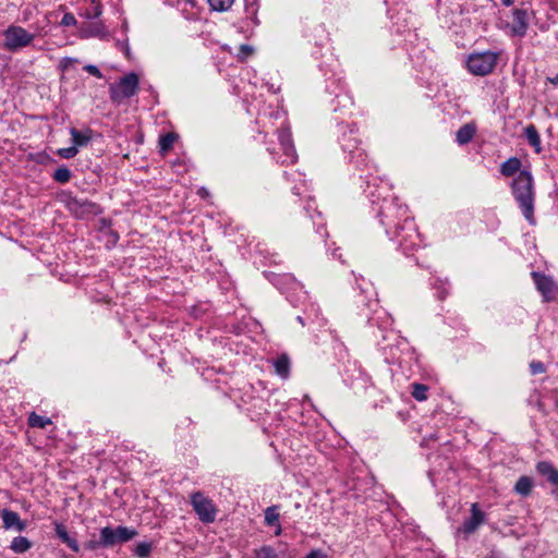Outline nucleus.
Here are the masks:
<instances>
[{"label":"nucleus","instance_id":"1","mask_svg":"<svg viewBox=\"0 0 558 558\" xmlns=\"http://www.w3.org/2000/svg\"><path fill=\"white\" fill-rule=\"evenodd\" d=\"M140 86L138 75L134 72L121 77L117 84L110 86V98L113 102L121 104L134 96Z\"/></svg>","mask_w":558,"mask_h":558},{"label":"nucleus","instance_id":"2","mask_svg":"<svg viewBox=\"0 0 558 558\" xmlns=\"http://www.w3.org/2000/svg\"><path fill=\"white\" fill-rule=\"evenodd\" d=\"M498 54L493 51L474 52L466 61L468 70L478 76L489 74L496 66Z\"/></svg>","mask_w":558,"mask_h":558},{"label":"nucleus","instance_id":"3","mask_svg":"<svg viewBox=\"0 0 558 558\" xmlns=\"http://www.w3.org/2000/svg\"><path fill=\"white\" fill-rule=\"evenodd\" d=\"M35 34L22 26L11 25L3 33V47L10 51H16L32 44Z\"/></svg>","mask_w":558,"mask_h":558},{"label":"nucleus","instance_id":"4","mask_svg":"<svg viewBox=\"0 0 558 558\" xmlns=\"http://www.w3.org/2000/svg\"><path fill=\"white\" fill-rule=\"evenodd\" d=\"M137 532L126 526H118L116 529L105 526L100 530V543L104 547H113L118 544L126 543L134 538Z\"/></svg>","mask_w":558,"mask_h":558},{"label":"nucleus","instance_id":"5","mask_svg":"<svg viewBox=\"0 0 558 558\" xmlns=\"http://www.w3.org/2000/svg\"><path fill=\"white\" fill-rule=\"evenodd\" d=\"M191 504L202 522L211 523L216 520L217 508L213 500L207 498L203 493H193L191 495Z\"/></svg>","mask_w":558,"mask_h":558},{"label":"nucleus","instance_id":"6","mask_svg":"<svg viewBox=\"0 0 558 558\" xmlns=\"http://www.w3.org/2000/svg\"><path fill=\"white\" fill-rule=\"evenodd\" d=\"M531 276L536 290L542 294L544 301L550 302L556 300L558 295V286L551 277L538 271H532Z\"/></svg>","mask_w":558,"mask_h":558},{"label":"nucleus","instance_id":"7","mask_svg":"<svg viewBox=\"0 0 558 558\" xmlns=\"http://www.w3.org/2000/svg\"><path fill=\"white\" fill-rule=\"evenodd\" d=\"M484 518L485 514L480 510L477 504H473L471 517L458 529V533H463L465 536L472 534L484 522Z\"/></svg>","mask_w":558,"mask_h":558},{"label":"nucleus","instance_id":"8","mask_svg":"<svg viewBox=\"0 0 558 558\" xmlns=\"http://www.w3.org/2000/svg\"><path fill=\"white\" fill-rule=\"evenodd\" d=\"M0 515L3 523L4 530H14L16 532H23L27 524L20 518V514L10 509H2Z\"/></svg>","mask_w":558,"mask_h":558},{"label":"nucleus","instance_id":"9","mask_svg":"<svg viewBox=\"0 0 558 558\" xmlns=\"http://www.w3.org/2000/svg\"><path fill=\"white\" fill-rule=\"evenodd\" d=\"M66 206L71 213H73L77 217H83L88 214L96 213V205L87 199H81L76 197H71Z\"/></svg>","mask_w":558,"mask_h":558},{"label":"nucleus","instance_id":"10","mask_svg":"<svg viewBox=\"0 0 558 558\" xmlns=\"http://www.w3.org/2000/svg\"><path fill=\"white\" fill-rule=\"evenodd\" d=\"M54 531L57 536L66 544L74 553L80 551V545L77 541L71 537L65 529V526L61 523H54Z\"/></svg>","mask_w":558,"mask_h":558},{"label":"nucleus","instance_id":"11","mask_svg":"<svg viewBox=\"0 0 558 558\" xmlns=\"http://www.w3.org/2000/svg\"><path fill=\"white\" fill-rule=\"evenodd\" d=\"M531 183H532V178H531L530 173H527L525 171V205H524L525 219H527L531 225H535L536 222L532 215L533 206H532V198H531Z\"/></svg>","mask_w":558,"mask_h":558},{"label":"nucleus","instance_id":"12","mask_svg":"<svg viewBox=\"0 0 558 558\" xmlns=\"http://www.w3.org/2000/svg\"><path fill=\"white\" fill-rule=\"evenodd\" d=\"M537 471L541 475L545 476L551 484L558 486V471L553 464L542 461L537 464Z\"/></svg>","mask_w":558,"mask_h":558},{"label":"nucleus","instance_id":"13","mask_svg":"<svg viewBox=\"0 0 558 558\" xmlns=\"http://www.w3.org/2000/svg\"><path fill=\"white\" fill-rule=\"evenodd\" d=\"M475 134V126L472 124H464L461 126L456 134V140L460 145L468 144L471 142Z\"/></svg>","mask_w":558,"mask_h":558},{"label":"nucleus","instance_id":"14","mask_svg":"<svg viewBox=\"0 0 558 558\" xmlns=\"http://www.w3.org/2000/svg\"><path fill=\"white\" fill-rule=\"evenodd\" d=\"M521 166V160L517 157H512L501 165L500 172L505 177H512L520 170Z\"/></svg>","mask_w":558,"mask_h":558},{"label":"nucleus","instance_id":"15","mask_svg":"<svg viewBox=\"0 0 558 558\" xmlns=\"http://www.w3.org/2000/svg\"><path fill=\"white\" fill-rule=\"evenodd\" d=\"M32 542L24 536H16L10 544V549L15 554H24L32 548Z\"/></svg>","mask_w":558,"mask_h":558},{"label":"nucleus","instance_id":"16","mask_svg":"<svg viewBox=\"0 0 558 558\" xmlns=\"http://www.w3.org/2000/svg\"><path fill=\"white\" fill-rule=\"evenodd\" d=\"M70 134H71V137H72L73 145L76 148L77 147L86 146L88 144V142L90 141V137H92L89 130L81 132V131L72 128L70 130Z\"/></svg>","mask_w":558,"mask_h":558},{"label":"nucleus","instance_id":"17","mask_svg":"<svg viewBox=\"0 0 558 558\" xmlns=\"http://www.w3.org/2000/svg\"><path fill=\"white\" fill-rule=\"evenodd\" d=\"M525 138L527 140L529 144L534 148L535 153L539 154L542 151L541 137L534 125H529L525 128Z\"/></svg>","mask_w":558,"mask_h":558},{"label":"nucleus","instance_id":"18","mask_svg":"<svg viewBox=\"0 0 558 558\" xmlns=\"http://www.w3.org/2000/svg\"><path fill=\"white\" fill-rule=\"evenodd\" d=\"M274 366L276 369V373L281 376L282 378H287L289 375L290 369V361L287 355L279 356L275 362Z\"/></svg>","mask_w":558,"mask_h":558},{"label":"nucleus","instance_id":"19","mask_svg":"<svg viewBox=\"0 0 558 558\" xmlns=\"http://www.w3.org/2000/svg\"><path fill=\"white\" fill-rule=\"evenodd\" d=\"M51 423L52 422L49 417L38 415L34 412L28 417L29 426L36 428H45L47 425H50Z\"/></svg>","mask_w":558,"mask_h":558},{"label":"nucleus","instance_id":"20","mask_svg":"<svg viewBox=\"0 0 558 558\" xmlns=\"http://www.w3.org/2000/svg\"><path fill=\"white\" fill-rule=\"evenodd\" d=\"M279 511L277 506L268 507L265 510V523L272 526L279 522Z\"/></svg>","mask_w":558,"mask_h":558},{"label":"nucleus","instance_id":"21","mask_svg":"<svg viewBox=\"0 0 558 558\" xmlns=\"http://www.w3.org/2000/svg\"><path fill=\"white\" fill-rule=\"evenodd\" d=\"M233 2L234 0H208L211 10L217 12L228 11L232 7Z\"/></svg>","mask_w":558,"mask_h":558},{"label":"nucleus","instance_id":"22","mask_svg":"<svg viewBox=\"0 0 558 558\" xmlns=\"http://www.w3.org/2000/svg\"><path fill=\"white\" fill-rule=\"evenodd\" d=\"M412 396L417 401H425L427 399V386L423 384H413L412 385Z\"/></svg>","mask_w":558,"mask_h":558},{"label":"nucleus","instance_id":"23","mask_svg":"<svg viewBox=\"0 0 558 558\" xmlns=\"http://www.w3.org/2000/svg\"><path fill=\"white\" fill-rule=\"evenodd\" d=\"M278 140L282 149H291V133L289 130H280L278 133Z\"/></svg>","mask_w":558,"mask_h":558},{"label":"nucleus","instance_id":"24","mask_svg":"<svg viewBox=\"0 0 558 558\" xmlns=\"http://www.w3.org/2000/svg\"><path fill=\"white\" fill-rule=\"evenodd\" d=\"M53 179L59 183H66L71 179V171L66 167H60L54 171Z\"/></svg>","mask_w":558,"mask_h":558},{"label":"nucleus","instance_id":"25","mask_svg":"<svg viewBox=\"0 0 558 558\" xmlns=\"http://www.w3.org/2000/svg\"><path fill=\"white\" fill-rule=\"evenodd\" d=\"M521 180L518 179V180H514L512 182V193L519 204V207L520 208H523V190H522V185H521Z\"/></svg>","mask_w":558,"mask_h":558},{"label":"nucleus","instance_id":"26","mask_svg":"<svg viewBox=\"0 0 558 558\" xmlns=\"http://www.w3.org/2000/svg\"><path fill=\"white\" fill-rule=\"evenodd\" d=\"M255 558H279V556L272 547L263 546L255 551Z\"/></svg>","mask_w":558,"mask_h":558},{"label":"nucleus","instance_id":"27","mask_svg":"<svg viewBox=\"0 0 558 558\" xmlns=\"http://www.w3.org/2000/svg\"><path fill=\"white\" fill-rule=\"evenodd\" d=\"M151 551V545L148 543H138L135 547V555L140 558H147Z\"/></svg>","mask_w":558,"mask_h":558},{"label":"nucleus","instance_id":"28","mask_svg":"<svg viewBox=\"0 0 558 558\" xmlns=\"http://www.w3.org/2000/svg\"><path fill=\"white\" fill-rule=\"evenodd\" d=\"M175 141V135L168 133L160 137L159 145L160 149L166 151L170 149Z\"/></svg>","mask_w":558,"mask_h":558},{"label":"nucleus","instance_id":"29","mask_svg":"<svg viewBox=\"0 0 558 558\" xmlns=\"http://www.w3.org/2000/svg\"><path fill=\"white\" fill-rule=\"evenodd\" d=\"M77 153H78V148H76L74 145L71 147H66V148H60L57 151L58 156H60L61 158H64V159H71V158L75 157L77 155Z\"/></svg>","mask_w":558,"mask_h":558},{"label":"nucleus","instance_id":"30","mask_svg":"<svg viewBox=\"0 0 558 558\" xmlns=\"http://www.w3.org/2000/svg\"><path fill=\"white\" fill-rule=\"evenodd\" d=\"M530 372L532 375L544 374L546 372V366L539 361H532L530 363Z\"/></svg>","mask_w":558,"mask_h":558},{"label":"nucleus","instance_id":"31","mask_svg":"<svg viewBox=\"0 0 558 558\" xmlns=\"http://www.w3.org/2000/svg\"><path fill=\"white\" fill-rule=\"evenodd\" d=\"M254 52V49L253 47L248 46V45H241L240 46V51H239V58L241 60H245L246 58H248L250 56H252Z\"/></svg>","mask_w":558,"mask_h":558},{"label":"nucleus","instance_id":"32","mask_svg":"<svg viewBox=\"0 0 558 558\" xmlns=\"http://www.w3.org/2000/svg\"><path fill=\"white\" fill-rule=\"evenodd\" d=\"M284 155H286V159L282 160V163L284 162H295L296 161V154H295V149L293 147V144H291V149H282Z\"/></svg>","mask_w":558,"mask_h":558},{"label":"nucleus","instance_id":"33","mask_svg":"<svg viewBox=\"0 0 558 558\" xmlns=\"http://www.w3.org/2000/svg\"><path fill=\"white\" fill-rule=\"evenodd\" d=\"M397 206V218L403 219L405 223H409V217H408V208L405 206L396 205Z\"/></svg>","mask_w":558,"mask_h":558},{"label":"nucleus","instance_id":"34","mask_svg":"<svg viewBox=\"0 0 558 558\" xmlns=\"http://www.w3.org/2000/svg\"><path fill=\"white\" fill-rule=\"evenodd\" d=\"M101 14V7L99 3L93 2L90 10L87 12V16L96 19Z\"/></svg>","mask_w":558,"mask_h":558},{"label":"nucleus","instance_id":"35","mask_svg":"<svg viewBox=\"0 0 558 558\" xmlns=\"http://www.w3.org/2000/svg\"><path fill=\"white\" fill-rule=\"evenodd\" d=\"M78 60L70 57H65L60 61V68L62 71H66L74 63H77Z\"/></svg>","mask_w":558,"mask_h":558},{"label":"nucleus","instance_id":"36","mask_svg":"<svg viewBox=\"0 0 558 558\" xmlns=\"http://www.w3.org/2000/svg\"><path fill=\"white\" fill-rule=\"evenodd\" d=\"M84 70L87 73H89L90 75H93V76H95L97 78H101L102 77L101 72L99 71V69L96 65H93V64L85 65Z\"/></svg>","mask_w":558,"mask_h":558},{"label":"nucleus","instance_id":"37","mask_svg":"<svg viewBox=\"0 0 558 558\" xmlns=\"http://www.w3.org/2000/svg\"><path fill=\"white\" fill-rule=\"evenodd\" d=\"M61 24L64 26H73L76 24V19L73 14L66 13L63 15Z\"/></svg>","mask_w":558,"mask_h":558},{"label":"nucleus","instance_id":"38","mask_svg":"<svg viewBox=\"0 0 558 558\" xmlns=\"http://www.w3.org/2000/svg\"><path fill=\"white\" fill-rule=\"evenodd\" d=\"M305 558H330L326 553L322 549H313L311 550Z\"/></svg>","mask_w":558,"mask_h":558},{"label":"nucleus","instance_id":"39","mask_svg":"<svg viewBox=\"0 0 558 558\" xmlns=\"http://www.w3.org/2000/svg\"><path fill=\"white\" fill-rule=\"evenodd\" d=\"M100 27L95 26L94 28H90L88 31H84V37H92V36H98L100 34Z\"/></svg>","mask_w":558,"mask_h":558},{"label":"nucleus","instance_id":"40","mask_svg":"<svg viewBox=\"0 0 558 558\" xmlns=\"http://www.w3.org/2000/svg\"><path fill=\"white\" fill-rule=\"evenodd\" d=\"M87 548L88 549H97L99 547H104L102 544L100 543V538L98 541H90L87 543Z\"/></svg>","mask_w":558,"mask_h":558},{"label":"nucleus","instance_id":"41","mask_svg":"<svg viewBox=\"0 0 558 558\" xmlns=\"http://www.w3.org/2000/svg\"><path fill=\"white\" fill-rule=\"evenodd\" d=\"M515 490L520 494H523V476L519 477L515 483Z\"/></svg>","mask_w":558,"mask_h":558},{"label":"nucleus","instance_id":"42","mask_svg":"<svg viewBox=\"0 0 558 558\" xmlns=\"http://www.w3.org/2000/svg\"><path fill=\"white\" fill-rule=\"evenodd\" d=\"M342 146H343V148L345 150H349V153H351V154H355L356 153L349 143L343 142Z\"/></svg>","mask_w":558,"mask_h":558},{"label":"nucleus","instance_id":"43","mask_svg":"<svg viewBox=\"0 0 558 558\" xmlns=\"http://www.w3.org/2000/svg\"><path fill=\"white\" fill-rule=\"evenodd\" d=\"M274 526H276V531H275V535L276 536H279L282 532V529H281V525L280 523L278 522L277 524H275Z\"/></svg>","mask_w":558,"mask_h":558},{"label":"nucleus","instance_id":"44","mask_svg":"<svg viewBox=\"0 0 558 558\" xmlns=\"http://www.w3.org/2000/svg\"><path fill=\"white\" fill-rule=\"evenodd\" d=\"M524 485H525V494H526L529 488L532 486V482L527 477H525Z\"/></svg>","mask_w":558,"mask_h":558},{"label":"nucleus","instance_id":"45","mask_svg":"<svg viewBox=\"0 0 558 558\" xmlns=\"http://www.w3.org/2000/svg\"><path fill=\"white\" fill-rule=\"evenodd\" d=\"M400 246L403 247L404 251H408L410 248V245H407L403 240H400Z\"/></svg>","mask_w":558,"mask_h":558},{"label":"nucleus","instance_id":"46","mask_svg":"<svg viewBox=\"0 0 558 558\" xmlns=\"http://www.w3.org/2000/svg\"><path fill=\"white\" fill-rule=\"evenodd\" d=\"M549 81L554 84V85H558V75L553 77V78H549Z\"/></svg>","mask_w":558,"mask_h":558},{"label":"nucleus","instance_id":"47","mask_svg":"<svg viewBox=\"0 0 558 558\" xmlns=\"http://www.w3.org/2000/svg\"><path fill=\"white\" fill-rule=\"evenodd\" d=\"M505 5H510L512 0H500Z\"/></svg>","mask_w":558,"mask_h":558},{"label":"nucleus","instance_id":"48","mask_svg":"<svg viewBox=\"0 0 558 558\" xmlns=\"http://www.w3.org/2000/svg\"><path fill=\"white\" fill-rule=\"evenodd\" d=\"M448 291L446 289H444L441 291V294L439 295L440 299H444L445 298V294L447 293Z\"/></svg>","mask_w":558,"mask_h":558},{"label":"nucleus","instance_id":"49","mask_svg":"<svg viewBox=\"0 0 558 558\" xmlns=\"http://www.w3.org/2000/svg\"><path fill=\"white\" fill-rule=\"evenodd\" d=\"M199 194H201V195H205V190H204V189H201Z\"/></svg>","mask_w":558,"mask_h":558},{"label":"nucleus","instance_id":"50","mask_svg":"<svg viewBox=\"0 0 558 558\" xmlns=\"http://www.w3.org/2000/svg\"><path fill=\"white\" fill-rule=\"evenodd\" d=\"M199 194H201V195H205V190H204V189H201Z\"/></svg>","mask_w":558,"mask_h":558},{"label":"nucleus","instance_id":"51","mask_svg":"<svg viewBox=\"0 0 558 558\" xmlns=\"http://www.w3.org/2000/svg\"><path fill=\"white\" fill-rule=\"evenodd\" d=\"M190 4H194V0H185Z\"/></svg>","mask_w":558,"mask_h":558},{"label":"nucleus","instance_id":"52","mask_svg":"<svg viewBox=\"0 0 558 558\" xmlns=\"http://www.w3.org/2000/svg\"><path fill=\"white\" fill-rule=\"evenodd\" d=\"M556 407H557V409H558V399L556 400Z\"/></svg>","mask_w":558,"mask_h":558}]
</instances>
